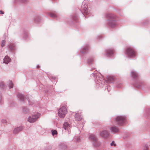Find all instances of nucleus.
Here are the masks:
<instances>
[{
    "label": "nucleus",
    "instance_id": "1",
    "mask_svg": "<svg viewBox=\"0 0 150 150\" xmlns=\"http://www.w3.org/2000/svg\"><path fill=\"white\" fill-rule=\"evenodd\" d=\"M40 115L39 113H37L29 117L28 119V121L31 123H33L35 122L39 118Z\"/></svg>",
    "mask_w": 150,
    "mask_h": 150
},
{
    "label": "nucleus",
    "instance_id": "2",
    "mask_svg": "<svg viewBox=\"0 0 150 150\" xmlns=\"http://www.w3.org/2000/svg\"><path fill=\"white\" fill-rule=\"evenodd\" d=\"M125 54L129 57H134L135 56V52L131 47L127 48L125 51Z\"/></svg>",
    "mask_w": 150,
    "mask_h": 150
},
{
    "label": "nucleus",
    "instance_id": "3",
    "mask_svg": "<svg viewBox=\"0 0 150 150\" xmlns=\"http://www.w3.org/2000/svg\"><path fill=\"white\" fill-rule=\"evenodd\" d=\"M67 113V110L65 107L63 106L60 108L58 110V115L61 118H64Z\"/></svg>",
    "mask_w": 150,
    "mask_h": 150
},
{
    "label": "nucleus",
    "instance_id": "4",
    "mask_svg": "<svg viewBox=\"0 0 150 150\" xmlns=\"http://www.w3.org/2000/svg\"><path fill=\"white\" fill-rule=\"evenodd\" d=\"M125 120L126 117L125 116H119L116 117L115 121L116 124L121 125L123 124Z\"/></svg>",
    "mask_w": 150,
    "mask_h": 150
},
{
    "label": "nucleus",
    "instance_id": "5",
    "mask_svg": "<svg viewBox=\"0 0 150 150\" xmlns=\"http://www.w3.org/2000/svg\"><path fill=\"white\" fill-rule=\"evenodd\" d=\"M99 135L103 138H106L109 136V134L107 131L105 130L100 131Z\"/></svg>",
    "mask_w": 150,
    "mask_h": 150
},
{
    "label": "nucleus",
    "instance_id": "6",
    "mask_svg": "<svg viewBox=\"0 0 150 150\" xmlns=\"http://www.w3.org/2000/svg\"><path fill=\"white\" fill-rule=\"evenodd\" d=\"M89 138L90 139H91L92 141H93L94 142L93 144L94 146H97L100 145V144L99 143H98V144L97 145L95 144V142H96V143H97V141L96 138L94 135L92 134L90 135L89 136Z\"/></svg>",
    "mask_w": 150,
    "mask_h": 150
},
{
    "label": "nucleus",
    "instance_id": "7",
    "mask_svg": "<svg viewBox=\"0 0 150 150\" xmlns=\"http://www.w3.org/2000/svg\"><path fill=\"white\" fill-rule=\"evenodd\" d=\"M108 25L112 28H114L117 25L116 21L113 20H108Z\"/></svg>",
    "mask_w": 150,
    "mask_h": 150
},
{
    "label": "nucleus",
    "instance_id": "8",
    "mask_svg": "<svg viewBox=\"0 0 150 150\" xmlns=\"http://www.w3.org/2000/svg\"><path fill=\"white\" fill-rule=\"evenodd\" d=\"M82 7L83 9V12H84L83 14H88V12L87 5H82Z\"/></svg>",
    "mask_w": 150,
    "mask_h": 150
},
{
    "label": "nucleus",
    "instance_id": "9",
    "mask_svg": "<svg viewBox=\"0 0 150 150\" xmlns=\"http://www.w3.org/2000/svg\"><path fill=\"white\" fill-rule=\"evenodd\" d=\"M11 61L10 58L7 56H6L4 59V63L7 64Z\"/></svg>",
    "mask_w": 150,
    "mask_h": 150
},
{
    "label": "nucleus",
    "instance_id": "10",
    "mask_svg": "<svg viewBox=\"0 0 150 150\" xmlns=\"http://www.w3.org/2000/svg\"><path fill=\"white\" fill-rule=\"evenodd\" d=\"M23 129V127L22 126H20L14 129L13 130V132L15 133H16L22 130Z\"/></svg>",
    "mask_w": 150,
    "mask_h": 150
},
{
    "label": "nucleus",
    "instance_id": "11",
    "mask_svg": "<svg viewBox=\"0 0 150 150\" xmlns=\"http://www.w3.org/2000/svg\"><path fill=\"white\" fill-rule=\"evenodd\" d=\"M64 129L68 130L70 128V126L67 122H65L63 125Z\"/></svg>",
    "mask_w": 150,
    "mask_h": 150
},
{
    "label": "nucleus",
    "instance_id": "12",
    "mask_svg": "<svg viewBox=\"0 0 150 150\" xmlns=\"http://www.w3.org/2000/svg\"><path fill=\"white\" fill-rule=\"evenodd\" d=\"M113 54V52L112 50L111 49H109L107 50V55L108 57L112 56Z\"/></svg>",
    "mask_w": 150,
    "mask_h": 150
},
{
    "label": "nucleus",
    "instance_id": "13",
    "mask_svg": "<svg viewBox=\"0 0 150 150\" xmlns=\"http://www.w3.org/2000/svg\"><path fill=\"white\" fill-rule=\"evenodd\" d=\"M110 130L111 132L114 133H116L118 132V129L115 127H110Z\"/></svg>",
    "mask_w": 150,
    "mask_h": 150
},
{
    "label": "nucleus",
    "instance_id": "14",
    "mask_svg": "<svg viewBox=\"0 0 150 150\" xmlns=\"http://www.w3.org/2000/svg\"><path fill=\"white\" fill-rule=\"evenodd\" d=\"M75 117L77 121H80L82 119V117L79 114L76 113L75 116Z\"/></svg>",
    "mask_w": 150,
    "mask_h": 150
},
{
    "label": "nucleus",
    "instance_id": "15",
    "mask_svg": "<svg viewBox=\"0 0 150 150\" xmlns=\"http://www.w3.org/2000/svg\"><path fill=\"white\" fill-rule=\"evenodd\" d=\"M131 75L132 76L134 77H136L137 75V74L136 71H131Z\"/></svg>",
    "mask_w": 150,
    "mask_h": 150
},
{
    "label": "nucleus",
    "instance_id": "16",
    "mask_svg": "<svg viewBox=\"0 0 150 150\" xmlns=\"http://www.w3.org/2000/svg\"><path fill=\"white\" fill-rule=\"evenodd\" d=\"M8 85L9 88H11L13 87V84L11 81H9L8 82Z\"/></svg>",
    "mask_w": 150,
    "mask_h": 150
},
{
    "label": "nucleus",
    "instance_id": "17",
    "mask_svg": "<svg viewBox=\"0 0 150 150\" xmlns=\"http://www.w3.org/2000/svg\"><path fill=\"white\" fill-rule=\"evenodd\" d=\"M106 17L109 18H114L115 17V16L112 14H108L106 15Z\"/></svg>",
    "mask_w": 150,
    "mask_h": 150
},
{
    "label": "nucleus",
    "instance_id": "18",
    "mask_svg": "<svg viewBox=\"0 0 150 150\" xmlns=\"http://www.w3.org/2000/svg\"><path fill=\"white\" fill-rule=\"evenodd\" d=\"M18 97L21 101H23L24 99V97L20 93L18 94Z\"/></svg>",
    "mask_w": 150,
    "mask_h": 150
},
{
    "label": "nucleus",
    "instance_id": "19",
    "mask_svg": "<svg viewBox=\"0 0 150 150\" xmlns=\"http://www.w3.org/2000/svg\"><path fill=\"white\" fill-rule=\"evenodd\" d=\"M107 79L109 82H111L113 80V78L110 76H108L107 77Z\"/></svg>",
    "mask_w": 150,
    "mask_h": 150
},
{
    "label": "nucleus",
    "instance_id": "20",
    "mask_svg": "<svg viewBox=\"0 0 150 150\" xmlns=\"http://www.w3.org/2000/svg\"><path fill=\"white\" fill-rule=\"evenodd\" d=\"M51 132L52 135L54 136L55 134H57V131L56 130H51Z\"/></svg>",
    "mask_w": 150,
    "mask_h": 150
},
{
    "label": "nucleus",
    "instance_id": "21",
    "mask_svg": "<svg viewBox=\"0 0 150 150\" xmlns=\"http://www.w3.org/2000/svg\"><path fill=\"white\" fill-rule=\"evenodd\" d=\"M3 99L1 93L0 92V104L3 103Z\"/></svg>",
    "mask_w": 150,
    "mask_h": 150
},
{
    "label": "nucleus",
    "instance_id": "22",
    "mask_svg": "<svg viewBox=\"0 0 150 150\" xmlns=\"http://www.w3.org/2000/svg\"><path fill=\"white\" fill-rule=\"evenodd\" d=\"M4 88V82H1L0 83V88Z\"/></svg>",
    "mask_w": 150,
    "mask_h": 150
},
{
    "label": "nucleus",
    "instance_id": "23",
    "mask_svg": "<svg viewBox=\"0 0 150 150\" xmlns=\"http://www.w3.org/2000/svg\"><path fill=\"white\" fill-rule=\"evenodd\" d=\"M5 43V40H3L1 42V46L3 47Z\"/></svg>",
    "mask_w": 150,
    "mask_h": 150
},
{
    "label": "nucleus",
    "instance_id": "24",
    "mask_svg": "<svg viewBox=\"0 0 150 150\" xmlns=\"http://www.w3.org/2000/svg\"><path fill=\"white\" fill-rule=\"evenodd\" d=\"M50 16L51 17L54 18L55 17H56V15L53 13L50 14Z\"/></svg>",
    "mask_w": 150,
    "mask_h": 150
},
{
    "label": "nucleus",
    "instance_id": "25",
    "mask_svg": "<svg viewBox=\"0 0 150 150\" xmlns=\"http://www.w3.org/2000/svg\"><path fill=\"white\" fill-rule=\"evenodd\" d=\"M110 145L111 146H115L116 144L114 143V142L113 141L111 143Z\"/></svg>",
    "mask_w": 150,
    "mask_h": 150
},
{
    "label": "nucleus",
    "instance_id": "26",
    "mask_svg": "<svg viewBox=\"0 0 150 150\" xmlns=\"http://www.w3.org/2000/svg\"><path fill=\"white\" fill-rule=\"evenodd\" d=\"M2 122L3 123H5L6 122V121L5 120L3 119L2 120Z\"/></svg>",
    "mask_w": 150,
    "mask_h": 150
},
{
    "label": "nucleus",
    "instance_id": "27",
    "mask_svg": "<svg viewBox=\"0 0 150 150\" xmlns=\"http://www.w3.org/2000/svg\"><path fill=\"white\" fill-rule=\"evenodd\" d=\"M75 139H76L77 141H79V140H80V138L79 137H76Z\"/></svg>",
    "mask_w": 150,
    "mask_h": 150
},
{
    "label": "nucleus",
    "instance_id": "28",
    "mask_svg": "<svg viewBox=\"0 0 150 150\" xmlns=\"http://www.w3.org/2000/svg\"><path fill=\"white\" fill-rule=\"evenodd\" d=\"M143 150H148L147 147L145 146L144 149Z\"/></svg>",
    "mask_w": 150,
    "mask_h": 150
},
{
    "label": "nucleus",
    "instance_id": "29",
    "mask_svg": "<svg viewBox=\"0 0 150 150\" xmlns=\"http://www.w3.org/2000/svg\"><path fill=\"white\" fill-rule=\"evenodd\" d=\"M92 60L91 59H89L88 60V62L89 63Z\"/></svg>",
    "mask_w": 150,
    "mask_h": 150
},
{
    "label": "nucleus",
    "instance_id": "30",
    "mask_svg": "<svg viewBox=\"0 0 150 150\" xmlns=\"http://www.w3.org/2000/svg\"><path fill=\"white\" fill-rule=\"evenodd\" d=\"M0 13L1 14H4V12L2 11H0Z\"/></svg>",
    "mask_w": 150,
    "mask_h": 150
},
{
    "label": "nucleus",
    "instance_id": "31",
    "mask_svg": "<svg viewBox=\"0 0 150 150\" xmlns=\"http://www.w3.org/2000/svg\"><path fill=\"white\" fill-rule=\"evenodd\" d=\"M23 110H24L25 112V111H25V109H23Z\"/></svg>",
    "mask_w": 150,
    "mask_h": 150
},
{
    "label": "nucleus",
    "instance_id": "32",
    "mask_svg": "<svg viewBox=\"0 0 150 150\" xmlns=\"http://www.w3.org/2000/svg\"><path fill=\"white\" fill-rule=\"evenodd\" d=\"M84 49L85 50H86V49H87V48H84Z\"/></svg>",
    "mask_w": 150,
    "mask_h": 150
},
{
    "label": "nucleus",
    "instance_id": "33",
    "mask_svg": "<svg viewBox=\"0 0 150 150\" xmlns=\"http://www.w3.org/2000/svg\"><path fill=\"white\" fill-rule=\"evenodd\" d=\"M37 68H39V67H38V66H37Z\"/></svg>",
    "mask_w": 150,
    "mask_h": 150
},
{
    "label": "nucleus",
    "instance_id": "34",
    "mask_svg": "<svg viewBox=\"0 0 150 150\" xmlns=\"http://www.w3.org/2000/svg\"><path fill=\"white\" fill-rule=\"evenodd\" d=\"M81 52H83L82 51H81Z\"/></svg>",
    "mask_w": 150,
    "mask_h": 150
}]
</instances>
